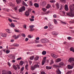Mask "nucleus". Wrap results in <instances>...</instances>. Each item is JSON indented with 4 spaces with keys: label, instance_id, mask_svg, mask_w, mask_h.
<instances>
[{
    "label": "nucleus",
    "instance_id": "nucleus-1",
    "mask_svg": "<svg viewBox=\"0 0 74 74\" xmlns=\"http://www.w3.org/2000/svg\"><path fill=\"white\" fill-rule=\"evenodd\" d=\"M70 12L67 13V15H68L71 17L74 16V14L73 13V11H74V4H72L69 7Z\"/></svg>",
    "mask_w": 74,
    "mask_h": 74
},
{
    "label": "nucleus",
    "instance_id": "nucleus-2",
    "mask_svg": "<svg viewBox=\"0 0 74 74\" xmlns=\"http://www.w3.org/2000/svg\"><path fill=\"white\" fill-rule=\"evenodd\" d=\"M68 61L71 63H73L72 64V66H74V58L72 57L70 58L69 59Z\"/></svg>",
    "mask_w": 74,
    "mask_h": 74
},
{
    "label": "nucleus",
    "instance_id": "nucleus-3",
    "mask_svg": "<svg viewBox=\"0 0 74 74\" xmlns=\"http://www.w3.org/2000/svg\"><path fill=\"white\" fill-rule=\"evenodd\" d=\"M25 10L26 8H25L24 6H23L20 9H19L18 11L20 12H23V11H25Z\"/></svg>",
    "mask_w": 74,
    "mask_h": 74
},
{
    "label": "nucleus",
    "instance_id": "nucleus-4",
    "mask_svg": "<svg viewBox=\"0 0 74 74\" xmlns=\"http://www.w3.org/2000/svg\"><path fill=\"white\" fill-rule=\"evenodd\" d=\"M37 67V64H36L34 65V66H31V69L32 71H33L34 70H35V69H36Z\"/></svg>",
    "mask_w": 74,
    "mask_h": 74
},
{
    "label": "nucleus",
    "instance_id": "nucleus-5",
    "mask_svg": "<svg viewBox=\"0 0 74 74\" xmlns=\"http://www.w3.org/2000/svg\"><path fill=\"white\" fill-rule=\"evenodd\" d=\"M41 41V42H42V43H47V42H48L49 40L48 39H42Z\"/></svg>",
    "mask_w": 74,
    "mask_h": 74
},
{
    "label": "nucleus",
    "instance_id": "nucleus-6",
    "mask_svg": "<svg viewBox=\"0 0 74 74\" xmlns=\"http://www.w3.org/2000/svg\"><path fill=\"white\" fill-rule=\"evenodd\" d=\"M47 57H45L43 58L42 61V65L43 66L45 64V61H47Z\"/></svg>",
    "mask_w": 74,
    "mask_h": 74
},
{
    "label": "nucleus",
    "instance_id": "nucleus-7",
    "mask_svg": "<svg viewBox=\"0 0 74 74\" xmlns=\"http://www.w3.org/2000/svg\"><path fill=\"white\" fill-rule=\"evenodd\" d=\"M34 27V25H30L29 26V27L30 29L29 30L30 32H33L34 30V29L33 28Z\"/></svg>",
    "mask_w": 74,
    "mask_h": 74
},
{
    "label": "nucleus",
    "instance_id": "nucleus-8",
    "mask_svg": "<svg viewBox=\"0 0 74 74\" xmlns=\"http://www.w3.org/2000/svg\"><path fill=\"white\" fill-rule=\"evenodd\" d=\"M20 36V35L19 34L17 35V36H16V35H15L13 36V37L14 38L15 40H16V39H17V38H18Z\"/></svg>",
    "mask_w": 74,
    "mask_h": 74
},
{
    "label": "nucleus",
    "instance_id": "nucleus-9",
    "mask_svg": "<svg viewBox=\"0 0 74 74\" xmlns=\"http://www.w3.org/2000/svg\"><path fill=\"white\" fill-rule=\"evenodd\" d=\"M55 5L57 9V10H58V9H59V8L60 7V5L59 4V3H58L56 2V4Z\"/></svg>",
    "mask_w": 74,
    "mask_h": 74
},
{
    "label": "nucleus",
    "instance_id": "nucleus-10",
    "mask_svg": "<svg viewBox=\"0 0 74 74\" xmlns=\"http://www.w3.org/2000/svg\"><path fill=\"white\" fill-rule=\"evenodd\" d=\"M29 14H30V13L29 12H28L27 11H26L25 12L24 15L26 16H29Z\"/></svg>",
    "mask_w": 74,
    "mask_h": 74
},
{
    "label": "nucleus",
    "instance_id": "nucleus-11",
    "mask_svg": "<svg viewBox=\"0 0 74 74\" xmlns=\"http://www.w3.org/2000/svg\"><path fill=\"white\" fill-rule=\"evenodd\" d=\"M52 34L53 35H54L55 36H57L59 34L58 32H56L55 31H53L52 32Z\"/></svg>",
    "mask_w": 74,
    "mask_h": 74
},
{
    "label": "nucleus",
    "instance_id": "nucleus-12",
    "mask_svg": "<svg viewBox=\"0 0 74 74\" xmlns=\"http://www.w3.org/2000/svg\"><path fill=\"white\" fill-rule=\"evenodd\" d=\"M68 68V69H72L74 67L71 65H68L67 66Z\"/></svg>",
    "mask_w": 74,
    "mask_h": 74
},
{
    "label": "nucleus",
    "instance_id": "nucleus-13",
    "mask_svg": "<svg viewBox=\"0 0 74 74\" xmlns=\"http://www.w3.org/2000/svg\"><path fill=\"white\" fill-rule=\"evenodd\" d=\"M41 5L43 7H44V6H45L46 5H47V2L45 1L43 2Z\"/></svg>",
    "mask_w": 74,
    "mask_h": 74
},
{
    "label": "nucleus",
    "instance_id": "nucleus-14",
    "mask_svg": "<svg viewBox=\"0 0 74 74\" xmlns=\"http://www.w3.org/2000/svg\"><path fill=\"white\" fill-rule=\"evenodd\" d=\"M9 58H10V59H15V56H13L12 55H10L8 56Z\"/></svg>",
    "mask_w": 74,
    "mask_h": 74
},
{
    "label": "nucleus",
    "instance_id": "nucleus-15",
    "mask_svg": "<svg viewBox=\"0 0 74 74\" xmlns=\"http://www.w3.org/2000/svg\"><path fill=\"white\" fill-rule=\"evenodd\" d=\"M56 72L57 74H61V73H62L61 71H60L59 69H57V70L56 71Z\"/></svg>",
    "mask_w": 74,
    "mask_h": 74
},
{
    "label": "nucleus",
    "instance_id": "nucleus-16",
    "mask_svg": "<svg viewBox=\"0 0 74 74\" xmlns=\"http://www.w3.org/2000/svg\"><path fill=\"white\" fill-rule=\"evenodd\" d=\"M51 56H52L53 58L54 59H56V58H58V56L54 54H51Z\"/></svg>",
    "mask_w": 74,
    "mask_h": 74
},
{
    "label": "nucleus",
    "instance_id": "nucleus-17",
    "mask_svg": "<svg viewBox=\"0 0 74 74\" xmlns=\"http://www.w3.org/2000/svg\"><path fill=\"white\" fill-rule=\"evenodd\" d=\"M65 10L66 11H67L69 10V8L67 5H65L64 6Z\"/></svg>",
    "mask_w": 74,
    "mask_h": 74
},
{
    "label": "nucleus",
    "instance_id": "nucleus-18",
    "mask_svg": "<svg viewBox=\"0 0 74 74\" xmlns=\"http://www.w3.org/2000/svg\"><path fill=\"white\" fill-rule=\"evenodd\" d=\"M53 67H54V68H60V66H59V65H57L56 64H54L53 65Z\"/></svg>",
    "mask_w": 74,
    "mask_h": 74
},
{
    "label": "nucleus",
    "instance_id": "nucleus-19",
    "mask_svg": "<svg viewBox=\"0 0 74 74\" xmlns=\"http://www.w3.org/2000/svg\"><path fill=\"white\" fill-rule=\"evenodd\" d=\"M59 66H60V68L62 66L64 65V63L62 62H61L59 63Z\"/></svg>",
    "mask_w": 74,
    "mask_h": 74
},
{
    "label": "nucleus",
    "instance_id": "nucleus-20",
    "mask_svg": "<svg viewBox=\"0 0 74 74\" xmlns=\"http://www.w3.org/2000/svg\"><path fill=\"white\" fill-rule=\"evenodd\" d=\"M61 60L62 59L61 58H58L56 59V63H58L60 62H61Z\"/></svg>",
    "mask_w": 74,
    "mask_h": 74
},
{
    "label": "nucleus",
    "instance_id": "nucleus-21",
    "mask_svg": "<svg viewBox=\"0 0 74 74\" xmlns=\"http://www.w3.org/2000/svg\"><path fill=\"white\" fill-rule=\"evenodd\" d=\"M22 3L23 5H24L25 6V7H28V5H27V4H26L24 1H23L22 2Z\"/></svg>",
    "mask_w": 74,
    "mask_h": 74
},
{
    "label": "nucleus",
    "instance_id": "nucleus-22",
    "mask_svg": "<svg viewBox=\"0 0 74 74\" xmlns=\"http://www.w3.org/2000/svg\"><path fill=\"white\" fill-rule=\"evenodd\" d=\"M0 35L2 37H6L7 36V35L5 34H3V33H1L0 34Z\"/></svg>",
    "mask_w": 74,
    "mask_h": 74
},
{
    "label": "nucleus",
    "instance_id": "nucleus-23",
    "mask_svg": "<svg viewBox=\"0 0 74 74\" xmlns=\"http://www.w3.org/2000/svg\"><path fill=\"white\" fill-rule=\"evenodd\" d=\"M48 26L49 27V28H50V29H53V26L51 24H49L48 25Z\"/></svg>",
    "mask_w": 74,
    "mask_h": 74
},
{
    "label": "nucleus",
    "instance_id": "nucleus-24",
    "mask_svg": "<svg viewBox=\"0 0 74 74\" xmlns=\"http://www.w3.org/2000/svg\"><path fill=\"white\" fill-rule=\"evenodd\" d=\"M42 54L43 55H45L47 54V51H43L42 53Z\"/></svg>",
    "mask_w": 74,
    "mask_h": 74
},
{
    "label": "nucleus",
    "instance_id": "nucleus-25",
    "mask_svg": "<svg viewBox=\"0 0 74 74\" xmlns=\"http://www.w3.org/2000/svg\"><path fill=\"white\" fill-rule=\"evenodd\" d=\"M51 7V5L49 4H48L47 6L46 7V8L47 9H49L50 7Z\"/></svg>",
    "mask_w": 74,
    "mask_h": 74
},
{
    "label": "nucleus",
    "instance_id": "nucleus-26",
    "mask_svg": "<svg viewBox=\"0 0 74 74\" xmlns=\"http://www.w3.org/2000/svg\"><path fill=\"white\" fill-rule=\"evenodd\" d=\"M46 69L47 70H50L52 69V67L51 66H47L46 67Z\"/></svg>",
    "mask_w": 74,
    "mask_h": 74
},
{
    "label": "nucleus",
    "instance_id": "nucleus-27",
    "mask_svg": "<svg viewBox=\"0 0 74 74\" xmlns=\"http://www.w3.org/2000/svg\"><path fill=\"white\" fill-rule=\"evenodd\" d=\"M29 4L30 6H32V5H33V2H32V1H29Z\"/></svg>",
    "mask_w": 74,
    "mask_h": 74
},
{
    "label": "nucleus",
    "instance_id": "nucleus-28",
    "mask_svg": "<svg viewBox=\"0 0 74 74\" xmlns=\"http://www.w3.org/2000/svg\"><path fill=\"white\" fill-rule=\"evenodd\" d=\"M24 62L23 61H20V65H21V66H22L23 64H24Z\"/></svg>",
    "mask_w": 74,
    "mask_h": 74
},
{
    "label": "nucleus",
    "instance_id": "nucleus-29",
    "mask_svg": "<svg viewBox=\"0 0 74 74\" xmlns=\"http://www.w3.org/2000/svg\"><path fill=\"white\" fill-rule=\"evenodd\" d=\"M28 67H29V65L28 64H26V65L25 66V69L27 70H28Z\"/></svg>",
    "mask_w": 74,
    "mask_h": 74
},
{
    "label": "nucleus",
    "instance_id": "nucleus-30",
    "mask_svg": "<svg viewBox=\"0 0 74 74\" xmlns=\"http://www.w3.org/2000/svg\"><path fill=\"white\" fill-rule=\"evenodd\" d=\"M60 1L61 2H62L64 3H66V0H60Z\"/></svg>",
    "mask_w": 74,
    "mask_h": 74
},
{
    "label": "nucleus",
    "instance_id": "nucleus-31",
    "mask_svg": "<svg viewBox=\"0 0 74 74\" xmlns=\"http://www.w3.org/2000/svg\"><path fill=\"white\" fill-rule=\"evenodd\" d=\"M6 31L7 32H8V33H11V32L8 29H6Z\"/></svg>",
    "mask_w": 74,
    "mask_h": 74
},
{
    "label": "nucleus",
    "instance_id": "nucleus-32",
    "mask_svg": "<svg viewBox=\"0 0 74 74\" xmlns=\"http://www.w3.org/2000/svg\"><path fill=\"white\" fill-rule=\"evenodd\" d=\"M53 21H54V22L55 24H56V25L58 24V22H57V21L56 19H54L53 20Z\"/></svg>",
    "mask_w": 74,
    "mask_h": 74
},
{
    "label": "nucleus",
    "instance_id": "nucleus-33",
    "mask_svg": "<svg viewBox=\"0 0 74 74\" xmlns=\"http://www.w3.org/2000/svg\"><path fill=\"white\" fill-rule=\"evenodd\" d=\"M34 56H32L30 57L29 59L31 60H33V59H34Z\"/></svg>",
    "mask_w": 74,
    "mask_h": 74
},
{
    "label": "nucleus",
    "instance_id": "nucleus-34",
    "mask_svg": "<svg viewBox=\"0 0 74 74\" xmlns=\"http://www.w3.org/2000/svg\"><path fill=\"white\" fill-rule=\"evenodd\" d=\"M13 67L15 70H17V67L15 65H14L13 66Z\"/></svg>",
    "mask_w": 74,
    "mask_h": 74
},
{
    "label": "nucleus",
    "instance_id": "nucleus-35",
    "mask_svg": "<svg viewBox=\"0 0 74 74\" xmlns=\"http://www.w3.org/2000/svg\"><path fill=\"white\" fill-rule=\"evenodd\" d=\"M19 45L18 44H13V46H14L15 47H18Z\"/></svg>",
    "mask_w": 74,
    "mask_h": 74
},
{
    "label": "nucleus",
    "instance_id": "nucleus-36",
    "mask_svg": "<svg viewBox=\"0 0 74 74\" xmlns=\"http://www.w3.org/2000/svg\"><path fill=\"white\" fill-rule=\"evenodd\" d=\"M16 66H17V69L18 70H19L20 69V66L19 65L17 64L16 65Z\"/></svg>",
    "mask_w": 74,
    "mask_h": 74
},
{
    "label": "nucleus",
    "instance_id": "nucleus-37",
    "mask_svg": "<svg viewBox=\"0 0 74 74\" xmlns=\"http://www.w3.org/2000/svg\"><path fill=\"white\" fill-rule=\"evenodd\" d=\"M16 2L17 4H19L21 2V0H16Z\"/></svg>",
    "mask_w": 74,
    "mask_h": 74
},
{
    "label": "nucleus",
    "instance_id": "nucleus-38",
    "mask_svg": "<svg viewBox=\"0 0 74 74\" xmlns=\"http://www.w3.org/2000/svg\"><path fill=\"white\" fill-rule=\"evenodd\" d=\"M61 23H62V24H63V25H66L67 24V23H65V22H63L62 21H61Z\"/></svg>",
    "mask_w": 74,
    "mask_h": 74
},
{
    "label": "nucleus",
    "instance_id": "nucleus-39",
    "mask_svg": "<svg viewBox=\"0 0 74 74\" xmlns=\"http://www.w3.org/2000/svg\"><path fill=\"white\" fill-rule=\"evenodd\" d=\"M34 61L36 62L37 60V56H36V57H35V58H34Z\"/></svg>",
    "mask_w": 74,
    "mask_h": 74
},
{
    "label": "nucleus",
    "instance_id": "nucleus-40",
    "mask_svg": "<svg viewBox=\"0 0 74 74\" xmlns=\"http://www.w3.org/2000/svg\"><path fill=\"white\" fill-rule=\"evenodd\" d=\"M72 72L71 71H69L68 72H67L66 74H71V73Z\"/></svg>",
    "mask_w": 74,
    "mask_h": 74
},
{
    "label": "nucleus",
    "instance_id": "nucleus-41",
    "mask_svg": "<svg viewBox=\"0 0 74 74\" xmlns=\"http://www.w3.org/2000/svg\"><path fill=\"white\" fill-rule=\"evenodd\" d=\"M2 74H6V71L5 70H3L2 71Z\"/></svg>",
    "mask_w": 74,
    "mask_h": 74
},
{
    "label": "nucleus",
    "instance_id": "nucleus-42",
    "mask_svg": "<svg viewBox=\"0 0 74 74\" xmlns=\"http://www.w3.org/2000/svg\"><path fill=\"white\" fill-rule=\"evenodd\" d=\"M10 52V50H7L6 51V53H7V54L9 53Z\"/></svg>",
    "mask_w": 74,
    "mask_h": 74
},
{
    "label": "nucleus",
    "instance_id": "nucleus-43",
    "mask_svg": "<svg viewBox=\"0 0 74 74\" xmlns=\"http://www.w3.org/2000/svg\"><path fill=\"white\" fill-rule=\"evenodd\" d=\"M29 20L31 22H33L34 21V18H29Z\"/></svg>",
    "mask_w": 74,
    "mask_h": 74
},
{
    "label": "nucleus",
    "instance_id": "nucleus-44",
    "mask_svg": "<svg viewBox=\"0 0 74 74\" xmlns=\"http://www.w3.org/2000/svg\"><path fill=\"white\" fill-rule=\"evenodd\" d=\"M73 49H74V48L72 47L70 48V51H73Z\"/></svg>",
    "mask_w": 74,
    "mask_h": 74
},
{
    "label": "nucleus",
    "instance_id": "nucleus-45",
    "mask_svg": "<svg viewBox=\"0 0 74 74\" xmlns=\"http://www.w3.org/2000/svg\"><path fill=\"white\" fill-rule=\"evenodd\" d=\"M22 59V57H21L17 58L16 59L17 60H21Z\"/></svg>",
    "mask_w": 74,
    "mask_h": 74
},
{
    "label": "nucleus",
    "instance_id": "nucleus-46",
    "mask_svg": "<svg viewBox=\"0 0 74 74\" xmlns=\"http://www.w3.org/2000/svg\"><path fill=\"white\" fill-rule=\"evenodd\" d=\"M14 31L15 32H16V33H19V30H18L16 29H14Z\"/></svg>",
    "mask_w": 74,
    "mask_h": 74
},
{
    "label": "nucleus",
    "instance_id": "nucleus-47",
    "mask_svg": "<svg viewBox=\"0 0 74 74\" xmlns=\"http://www.w3.org/2000/svg\"><path fill=\"white\" fill-rule=\"evenodd\" d=\"M53 17L54 18H57V15H56V14H54L53 15Z\"/></svg>",
    "mask_w": 74,
    "mask_h": 74
},
{
    "label": "nucleus",
    "instance_id": "nucleus-48",
    "mask_svg": "<svg viewBox=\"0 0 74 74\" xmlns=\"http://www.w3.org/2000/svg\"><path fill=\"white\" fill-rule=\"evenodd\" d=\"M21 71H23V70H24V67H23L21 69Z\"/></svg>",
    "mask_w": 74,
    "mask_h": 74
},
{
    "label": "nucleus",
    "instance_id": "nucleus-49",
    "mask_svg": "<svg viewBox=\"0 0 74 74\" xmlns=\"http://www.w3.org/2000/svg\"><path fill=\"white\" fill-rule=\"evenodd\" d=\"M42 10L43 11H44V12H45V11H47V9H46L45 8H43Z\"/></svg>",
    "mask_w": 74,
    "mask_h": 74
},
{
    "label": "nucleus",
    "instance_id": "nucleus-50",
    "mask_svg": "<svg viewBox=\"0 0 74 74\" xmlns=\"http://www.w3.org/2000/svg\"><path fill=\"white\" fill-rule=\"evenodd\" d=\"M11 25L13 27H15V25H14V24L13 23H12L11 24Z\"/></svg>",
    "mask_w": 74,
    "mask_h": 74
},
{
    "label": "nucleus",
    "instance_id": "nucleus-51",
    "mask_svg": "<svg viewBox=\"0 0 74 74\" xmlns=\"http://www.w3.org/2000/svg\"><path fill=\"white\" fill-rule=\"evenodd\" d=\"M29 65H31V64H32V61L31 60H29Z\"/></svg>",
    "mask_w": 74,
    "mask_h": 74
},
{
    "label": "nucleus",
    "instance_id": "nucleus-52",
    "mask_svg": "<svg viewBox=\"0 0 74 74\" xmlns=\"http://www.w3.org/2000/svg\"><path fill=\"white\" fill-rule=\"evenodd\" d=\"M34 6H35V7H37V3H35L34 4Z\"/></svg>",
    "mask_w": 74,
    "mask_h": 74
},
{
    "label": "nucleus",
    "instance_id": "nucleus-53",
    "mask_svg": "<svg viewBox=\"0 0 74 74\" xmlns=\"http://www.w3.org/2000/svg\"><path fill=\"white\" fill-rule=\"evenodd\" d=\"M36 40H35V43H37V37L36 38Z\"/></svg>",
    "mask_w": 74,
    "mask_h": 74
},
{
    "label": "nucleus",
    "instance_id": "nucleus-54",
    "mask_svg": "<svg viewBox=\"0 0 74 74\" xmlns=\"http://www.w3.org/2000/svg\"><path fill=\"white\" fill-rule=\"evenodd\" d=\"M48 27L47 26H46L44 27V29H48Z\"/></svg>",
    "mask_w": 74,
    "mask_h": 74
},
{
    "label": "nucleus",
    "instance_id": "nucleus-55",
    "mask_svg": "<svg viewBox=\"0 0 74 74\" xmlns=\"http://www.w3.org/2000/svg\"><path fill=\"white\" fill-rule=\"evenodd\" d=\"M50 3H53L54 2H55V1H53V0H51L50 1Z\"/></svg>",
    "mask_w": 74,
    "mask_h": 74
},
{
    "label": "nucleus",
    "instance_id": "nucleus-56",
    "mask_svg": "<svg viewBox=\"0 0 74 74\" xmlns=\"http://www.w3.org/2000/svg\"><path fill=\"white\" fill-rule=\"evenodd\" d=\"M23 27H24V28H25V29H26V25H24Z\"/></svg>",
    "mask_w": 74,
    "mask_h": 74
},
{
    "label": "nucleus",
    "instance_id": "nucleus-57",
    "mask_svg": "<svg viewBox=\"0 0 74 74\" xmlns=\"http://www.w3.org/2000/svg\"><path fill=\"white\" fill-rule=\"evenodd\" d=\"M22 35L23 37H25L26 36V35H25V34H22Z\"/></svg>",
    "mask_w": 74,
    "mask_h": 74
},
{
    "label": "nucleus",
    "instance_id": "nucleus-58",
    "mask_svg": "<svg viewBox=\"0 0 74 74\" xmlns=\"http://www.w3.org/2000/svg\"><path fill=\"white\" fill-rule=\"evenodd\" d=\"M8 74H12V73L11 71H9L8 72Z\"/></svg>",
    "mask_w": 74,
    "mask_h": 74
},
{
    "label": "nucleus",
    "instance_id": "nucleus-59",
    "mask_svg": "<svg viewBox=\"0 0 74 74\" xmlns=\"http://www.w3.org/2000/svg\"><path fill=\"white\" fill-rule=\"evenodd\" d=\"M53 60H51V62H50L51 64H53Z\"/></svg>",
    "mask_w": 74,
    "mask_h": 74
},
{
    "label": "nucleus",
    "instance_id": "nucleus-60",
    "mask_svg": "<svg viewBox=\"0 0 74 74\" xmlns=\"http://www.w3.org/2000/svg\"><path fill=\"white\" fill-rule=\"evenodd\" d=\"M27 37L28 38H32V36H31L30 35H29Z\"/></svg>",
    "mask_w": 74,
    "mask_h": 74
},
{
    "label": "nucleus",
    "instance_id": "nucleus-61",
    "mask_svg": "<svg viewBox=\"0 0 74 74\" xmlns=\"http://www.w3.org/2000/svg\"><path fill=\"white\" fill-rule=\"evenodd\" d=\"M29 40V39L27 38H26L25 39V41H27Z\"/></svg>",
    "mask_w": 74,
    "mask_h": 74
},
{
    "label": "nucleus",
    "instance_id": "nucleus-62",
    "mask_svg": "<svg viewBox=\"0 0 74 74\" xmlns=\"http://www.w3.org/2000/svg\"><path fill=\"white\" fill-rule=\"evenodd\" d=\"M41 74H45V72L44 71L41 72Z\"/></svg>",
    "mask_w": 74,
    "mask_h": 74
},
{
    "label": "nucleus",
    "instance_id": "nucleus-63",
    "mask_svg": "<svg viewBox=\"0 0 74 74\" xmlns=\"http://www.w3.org/2000/svg\"><path fill=\"white\" fill-rule=\"evenodd\" d=\"M37 47H42V45H39V44H38L37 45Z\"/></svg>",
    "mask_w": 74,
    "mask_h": 74
},
{
    "label": "nucleus",
    "instance_id": "nucleus-64",
    "mask_svg": "<svg viewBox=\"0 0 74 74\" xmlns=\"http://www.w3.org/2000/svg\"><path fill=\"white\" fill-rule=\"evenodd\" d=\"M49 11H47L46 12V14H49Z\"/></svg>",
    "mask_w": 74,
    "mask_h": 74
}]
</instances>
